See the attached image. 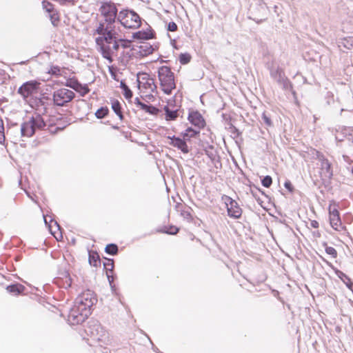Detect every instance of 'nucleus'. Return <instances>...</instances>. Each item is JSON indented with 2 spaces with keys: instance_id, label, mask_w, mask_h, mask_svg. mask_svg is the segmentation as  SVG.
<instances>
[{
  "instance_id": "obj_1",
  "label": "nucleus",
  "mask_w": 353,
  "mask_h": 353,
  "mask_svg": "<svg viewBox=\"0 0 353 353\" xmlns=\"http://www.w3.org/2000/svg\"><path fill=\"white\" fill-rule=\"evenodd\" d=\"M118 14L115 3L102 2L99 8V14L102 19L94 32V34L99 35L95 38L99 51L110 63L113 61L112 57L117 55L120 43L124 41L119 37L116 28Z\"/></svg>"
},
{
  "instance_id": "obj_2",
  "label": "nucleus",
  "mask_w": 353,
  "mask_h": 353,
  "mask_svg": "<svg viewBox=\"0 0 353 353\" xmlns=\"http://www.w3.org/2000/svg\"><path fill=\"white\" fill-rule=\"evenodd\" d=\"M47 126L44 118L38 114H35L32 117L21 124V137H32L36 132L45 130Z\"/></svg>"
},
{
  "instance_id": "obj_3",
  "label": "nucleus",
  "mask_w": 353,
  "mask_h": 353,
  "mask_svg": "<svg viewBox=\"0 0 353 353\" xmlns=\"http://www.w3.org/2000/svg\"><path fill=\"white\" fill-rule=\"evenodd\" d=\"M158 78L163 92L166 94H170L176 88L174 73L170 68L165 65L160 67L158 70Z\"/></svg>"
},
{
  "instance_id": "obj_4",
  "label": "nucleus",
  "mask_w": 353,
  "mask_h": 353,
  "mask_svg": "<svg viewBox=\"0 0 353 353\" xmlns=\"http://www.w3.org/2000/svg\"><path fill=\"white\" fill-rule=\"evenodd\" d=\"M117 21L124 28L137 29L141 26V21L139 15L132 10L123 9L119 12Z\"/></svg>"
},
{
  "instance_id": "obj_5",
  "label": "nucleus",
  "mask_w": 353,
  "mask_h": 353,
  "mask_svg": "<svg viewBox=\"0 0 353 353\" xmlns=\"http://www.w3.org/2000/svg\"><path fill=\"white\" fill-rule=\"evenodd\" d=\"M91 314V312L81 307L75 303L71 308L68 316V321L71 325H77L83 322Z\"/></svg>"
},
{
  "instance_id": "obj_6",
  "label": "nucleus",
  "mask_w": 353,
  "mask_h": 353,
  "mask_svg": "<svg viewBox=\"0 0 353 353\" xmlns=\"http://www.w3.org/2000/svg\"><path fill=\"white\" fill-rule=\"evenodd\" d=\"M137 81L139 89L143 93L152 94L157 88L154 79L148 73L139 74Z\"/></svg>"
},
{
  "instance_id": "obj_7",
  "label": "nucleus",
  "mask_w": 353,
  "mask_h": 353,
  "mask_svg": "<svg viewBox=\"0 0 353 353\" xmlns=\"http://www.w3.org/2000/svg\"><path fill=\"white\" fill-rule=\"evenodd\" d=\"M73 91L67 88H60L53 93V101L56 105L63 106L70 102L74 97Z\"/></svg>"
},
{
  "instance_id": "obj_8",
  "label": "nucleus",
  "mask_w": 353,
  "mask_h": 353,
  "mask_svg": "<svg viewBox=\"0 0 353 353\" xmlns=\"http://www.w3.org/2000/svg\"><path fill=\"white\" fill-rule=\"evenodd\" d=\"M97 300L94 296L93 292L87 290L77 297L75 303L83 309L91 312L92 307L97 303Z\"/></svg>"
},
{
  "instance_id": "obj_9",
  "label": "nucleus",
  "mask_w": 353,
  "mask_h": 353,
  "mask_svg": "<svg viewBox=\"0 0 353 353\" xmlns=\"http://www.w3.org/2000/svg\"><path fill=\"white\" fill-rule=\"evenodd\" d=\"M270 75L283 89H291V83L282 69L279 67H272L270 70Z\"/></svg>"
},
{
  "instance_id": "obj_10",
  "label": "nucleus",
  "mask_w": 353,
  "mask_h": 353,
  "mask_svg": "<svg viewBox=\"0 0 353 353\" xmlns=\"http://www.w3.org/2000/svg\"><path fill=\"white\" fill-rule=\"evenodd\" d=\"M313 154L316 155V158L321 162V175L322 178L330 179L332 176V170L331 165L328 160L319 151L314 150Z\"/></svg>"
},
{
  "instance_id": "obj_11",
  "label": "nucleus",
  "mask_w": 353,
  "mask_h": 353,
  "mask_svg": "<svg viewBox=\"0 0 353 353\" xmlns=\"http://www.w3.org/2000/svg\"><path fill=\"white\" fill-rule=\"evenodd\" d=\"M225 203L227 206L228 214L233 219H239L242 214V210L237 202L229 196H225Z\"/></svg>"
},
{
  "instance_id": "obj_12",
  "label": "nucleus",
  "mask_w": 353,
  "mask_h": 353,
  "mask_svg": "<svg viewBox=\"0 0 353 353\" xmlns=\"http://www.w3.org/2000/svg\"><path fill=\"white\" fill-rule=\"evenodd\" d=\"M330 223L333 229L336 231H341L343 227L339 216V212L334 205L329 206Z\"/></svg>"
},
{
  "instance_id": "obj_13",
  "label": "nucleus",
  "mask_w": 353,
  "mask_h": 353,
  "mask_svg": "<svg viewBox=\"0 0 353 353\" xmlns=\"http://www.w3.org/2000/svg\"><path fill=\"white\" fill-rule=\"evenodd\" d=\"M39 83L36 81L26 82L19 88V93L24 98H26L30 95L36 93L39 89Z\"/></svg>"
},
{
  "instance_id": "obj_14",
  "label": "nucleus",
  "mask_w": 353,
  "mask_h": 353,
  "mask_svg": "<svg viewBox=\"0 0 353 353\" xmlns=\"http://www.w3.org/2000/svg\"><path fill=\"white\" fill-rule=\"evenodd\" d=\"M65 85L79 92L81 96L85 95L89 92V89L86 85L81 84L77 79L74 77L68 78Z\"/></svg>"
},
{
  "instance_id": "obj_15",
  "label": "nucleus",
  "mask_w": 353,
  "mask_h": 353,
  "mask_svg": "<svg viewBox=\"0 0 353 353\" xmlns=\"http://www.w3.org/2000/svg\"><path fill=\"white\" fill-rule=\"evenodd\" d=\"M168 139H170V141L168 142L170 145L177 148L184 154L189 152V148L185 142L186 139H183V140L180 138L175 137L174 136L172 137H168Z\"/></svg>"
},
{
  "instance_id": "obj_16",
  "label": "nucleus",
  "mask_w": 353,
  "mask_h": 353,
  "mask_svg": "<svg viewBox=\"0 0 353 353\" xmlns=\"http://www.w3.org/2000/svg\"><path fill=\"white\" fill-rule=\"evenodd\" d=\"M188 120L196 128L200 130L205 125V121L198 112H192L189 114Z\"/></svg>"
},
{
  "instance_id": "obj_17",
  "label": "nucleus",
  "mask_w": 353,
  "mask_h": 353,
  "mask_svg": "<svg viewBox=\"0 0 353 353\" xmlns=\"http://www.w3.org/2000/svg\"><path fill=\"white\" fill-rule=\"evenodd\" d=\"M101 324L96 321H89L85 331L88 335L94 339L101 329Z\"/></svg>"
},
{
  "instance_id": "obj_18",
  "label": "nucleus",
  "mask_w": 353,
  "mask_h": 353,
  "mask_svg": "<svg viewBox=\"0 0 353 353\" xmlns=\"http://www.w3.org/2000/svg\"><path fill=\"white\" fill-rule=\"evenodd\" d=\"M137 105L146 112L150 113L152 115H156L159 112V109L153 105H148L147 104H145L139 101L138 98L136 99Z\"/></svg>"
},
{
  "instance_id": "obj_19",
  "label": "nucleus",
  "mask_w": 353,
  "mask_h": 353,
  "mask_svg": "<svg viewBox=\"0 0 353 353\" xmlns=\"http://www.w3.org/2000/svg\"><path fill=\"white\" fill-rule=\"evenodd\" d=\"M93 340L106 344L109 341L108 333L101 326V329L98 332L96 336L93 339Z\"/></svg>"
},
{
  "instance_id": "obj_20",
  "label": "nucleus",
  "mask_w": 353,
  "mask_h": 353,
  "mask_svg": "<svg viewBox=\"0 0 353 353\" xmlns=\"http://www.w3.org/2000/svg\"><path fill=\"white\" fill-rule=\"evenodd\" d=\"M198 128H188L184 132L182 133V136L184 139L189 140L190 138L194 137L196 134L199 133Z\"/></svg>"
},
{
  "instance_id": "obj_21",
  "label": "nucleus",
  "mask_w": 353,
  "mask_h": 353,
  "mask_svg": "<svg viewBox=\"0 0 353 353\" xmlns=\"http://www.w3.org/2000/svg\"><path fill=\"white\" fill-rule=\"evenodd\" d=\"M165 119L167 121L175 120L178 117L177 110H171L168 106H165Z\"/></svg>"
},
{
  "instance_id": "obj_22",
  "label": "nucleus",
  "mask_w": 353,
  "mask_h": 353,
  "mask_svg": "<svg viewBox=\"0 0 353 353\" xmlns=\"http://www.w3.org/2000/svg\"><path fill=\"white\" fill-rule=\"evenodd\" d=\"M24 286L20 284L10 285L7 287V290L11 293L19 294L24 290Z\"/></svg>"
},
{
  "instance_id": "obj_23",
  "label": "nucleus",
  "mask_w": 353,
  "mask_h": 353,
  "mask_svg": "<svg viewBox=\"0 0 353 353\" xmlns=\"http://www.w3.org/2000/svg\"><path fill=\"white\" fill-rule=\"evenodd\" d=\"M89 263L91 265L97 267L100 264V259L97 254L90 253L89 254Z\"/></svg>"
},
{
  "instance_id": "obj_24",
  "label": "nucleus",
  "mask_w": 353,
  "mask_h": 353,
  "mask_svg": "<svg viewBox=\"0 0 353 353\" xmlns=\"http://www.w3.org/2000/svg\"><path fill=\"white\" fill-rule=\"evenodd\" d=\"M120 87L123 90V94L126 99H128L132 97V91L124 82H121Z\"/></svg>"
},
{
  "instance_id": "obj_25",
  "label": "nucleus",
  "mask_w": 353,
  "mask_h": 353,
  "mask_svg": "<svg viewBox=\"0 0 353 353\" xmlns=\"http://www.w3.org/2000/svg\"><path fill=\"white\" fill-rule=\"evenodd\" d=\"M112 108L114 112L119 116L121 120L123 119V114L121 111V105L119 101H114L112 103Z\"/></svg>"
},
{
  "instance_id": "obj_26",
  "label": "nucleus",
  "mask_w": 353,
  "mask_h": 353,
  "mask_svg": "<svg viewBox=\"0 0 353 353\" xmlns=\"http://www.w3.org/2000/svg\"><path fill=\"white\" fill-rule=\"evenodd\" d=\"M336 274L346 284V285L350 288V285H352L350 279L345 273L341 271H337Z\"/></svg>"
},
{
  "instance_id": "obj_27",
  "label": "nucleus",
  "mask_w": 353,
  "mask_h": 353,
  "mask_svg": "<svg viewBox=\"0 0 353 353\" xmlns=\"http://www.w3.org/2000/svg\"><path fill=\"white\" fill-rule=\"evenodd\" d=\"M63 72H65V68H61L59 66H52L51 67L49 73L52 75L59 76V74H63Z\"/></svg>"
},
{
  "instance_id": "obj_28",
  "label": "nucleus",
  "mask_w": 353,
  "mask_h": 353,
  "mask_svg": "<svg viewBox=\"0 0 353 353\" xmlns=\"http://www.w3.org/2000/svg\"><path fill=\"white\" fill-rule=\"evenodd\" d=\"M105 252L111 255H114L118 252V247L115 244H109L105 247Z\"/></svg>"
},
{
  "instance_id": "obj_29",
  "label": "nucleus",
  "mask_w": 353,
  "mask_h": 353,
  "mask_svg": "<svg viewBox=\"0 0 353 353\" xmlns=\"http://www.w3.org/2000/svg\"><path fill=\"white\" fill-rule=\"evenodd\" d=\"M343 131V133L345 134L347 141L353 143V129L347 128H345Z\"/></svg>"
},
{
  "instance_id": "obj_30",
  "label": "nucleus",
  "mask_w": 353,
  "mask_h": 353,
  "mask_svg": "<svg viewBox=\"0 0 353 353\" xmlns=\"http://www.w3.org/2000/svg\"><path fill=\"white\" fill-rule=\"evenodd\" d=\"M108 113V109L107 108L102 107L97 110V111L95 113V115L98 119H102L105 117V116H106Z\"/></svg>"
},
{
  "instance_id": "obj_31",
  "label": "nucleus",
  "mask_w": 353,
  "mask_h": 353,
  "mask_svg": "<svg viewBox=\"0 0 353 353\" xmlns=\"http://www.w3.org/2000/svg\"><path fill=\"white\" fill-rule=\"evenodd\" d=\"M191 57L188 53L181 54L179 55V61L181 64H187L190 62Z\"/></svg>"
},
{
  "instance_id": "obj_32",
  "label": "nucleus",
  "mask_w": 353,
  "mask_h": 353,
  "mask_svg": "<svg viewBox=\"0 0 353 353\" xmlns=\"http://www.w3.org/2000/svg\"><path fill=\"white\" fill-rule=\"evenodd\" d=\"M42 5H43V8L48 12H49V13L53 12V11H54V6H53V5L51 3H50V2L47 1H43L42 2Z\"/></svg>"
},
{
  "instance_id": "obj_33",
  "label": "nucleus",
  "mask_w": 353,
  "mask_h": 353,
  "mask_svg": "<svg viewBox=\"0 0 353 353\" xmlns=\"http://www.w3.org/2000/svg\"><path fill=\"white\" fill-rule=\"evenodd\" d=\"M134 37L140 39H148L150 38L148 33L138 32L134 34Z\"/></svg>"
},
{
  "instance_id": "obj_34",
  "label": "nucleus",
  "mask_w": 353,
  "mask_h": 353,
  "mask_svg": "<svg viewBox=\"0 0 353 353\" xmlns=\"http://www.w3.org/2000/svg\"><path fill=\"white\" fill-rule=\"evenodd\" d=\"M272 183V180L270 176H265L262 180V185L265 188H269Z\"/></svg>"
},
{
  "instance_id": "obj_35",
  "label": "nucleus",
  "mask_w": 353,
  "mask_h": 353,
  "mask_svg": "<svg viewBox=\"0 0 353 353\" xmlns=\"http://www.w3.org/2000/svg\"><path fill=\"white\" fill-rule=\"evenodd\" d=\"M325 252L327 254L331 255L333 258H336L337 256L336 250L333 247L325 248Z\"/></svg>"
},
{
  "instance_id": "obj_36",
  "label": "nucleus",
  "mask_w": 353,
  "mask_h": 353,
  "mask_svg": "<svg viewBox=\"0 0 353 353\" xmlns=\"http://www.w3.org/2000/svg\"><path fill=\"white\" fill-rule=\"evenodd\" d=\"M50 223H51L48 225L49 229L50 230V232L52 233V234H53L57 239V236H56V235H55V232L52 231V227L54 225L56 228H57L58 230H59L60 229V226H59V225L58 224V223L57 221H53L52 219L50 220Z\"/></svg>"
},
{
  "instance_id": "obj_37",
  "label": "nucleus",
  "mask_w": 353,
  "mask_h": 353,
  "mask_svg": "<svg viewBox=\"0 0 353 353\" xmlns=\"http://www.w3.org/2000/svg\"><path fill=\"white\" fill-rule=\"evenodd\" d=\"M3 125L2 121L0 119V143H3L5 140V134L3 132Z\"/></svg>"
},
{
  "instance_id": "obj_38",
  "label": "nucleus",
  "mask_w": 353,
  "mask_h": 353,
  "mask_svg": "<svg viewBox=\"0 0 353 353\" xmlns=\"http://www.w3.org/2000/svg\"><path fill=\"white\" fill-rule=\"evenodd\" d=\"M344 46L349 49L353 48V37L345 39Z\"/></svg>"
},
{
  "instance_id": "obj_39",
  "label": "nucleus",
  "mask_w": 353,
  "mask_h": 353,
  "mask_svg": "<svg viewBox=\"0 0 353 353\" xmlns=\"http://www.w3.org/2000/svg\"><path fill=\"white\" fill-rule=\"evenodd\" d=\"M179 231V229L174 226H171L169 230H164L163 232L170 234H175Z\"/></svg>"
},
{
  "instance_id": "obj_40",
  "label": "nucleus",
  "mask_w": 353,
  "mask_h": 353,
  "mask_svg": "<svg viewBox=\"0 0 353 353\" xmlns=\"http://www.w3.org/2000/svg\"><path fill=\"white\" fill-rule=\"evenodd\" d=\"M168 30L170 32H174L177 30V25L173 21L170 22L168 25Z\"/></svg>"
},
{
  "instance_id": "obj_41",
  "label": "nucleus",
  "mask_w": 353,
  "mask_h": 353,
  "mask_svg": "<svg viewBox=\"0 0 353 353\" xmlns=\"http://www.w3.org/2000/svg\"><path fill=\"white\" fill-rule=\"evenodd\" d=\"M262 119L266 125H271V120L268 117H267V115L265 113L263 114Z\"/></svg>"
},
{
  "instance_id": "obj_42",
  "label": "nucleus",
  "mask_w": 353,
  "mask_h": 353,
  "mask_svg": "<svg viewBox=\"0 0 353 353\" xmlns=\"http://www.w3.org/2000/svg\"><path fill=\"white\" fill-rule=\"evenodd\" d=\"M259 6H260V11L264 12L266 10V5L263 0H258Z\"/></svg>"
},
{
  "instance_id": "obj_43",
  "label": "nucleus",
  "mask_w": 353,
  "mask_h": 353,
  "mask_svg": "<svg viewBox=\"0 0 353 353\" xmlns=\"http://www.w3.org/2000/svg\"><path fill=\"white\" fill-rule=\"evenodd\" d=\"M284 186L286 189H288L289 191L292 192L293 190L292 185L291 184V182L290 181H287L284 183Z\"/></svg>"
},
{
  "instance_id": "obj_44",
  "label": "nucleus",
  "mask_w": 353,
  "mask_h": 353,
  "mask_svg": "<svg viewBox=\"0 0 353 353\" xmlns=\"http://www.w3.org/2000/svg\"><path fill=\"white\" fill-rule=\"evenodd\" d=\"M50 17H51V21H52V24L54 26H55L56 25L55 22L59 21V18H58L57 15L54 13H52L51 14Z\"/></svg>"
},
{
  "instance_id": "obj_45",
  "label": "nucleus",
  "mask_w": 353,
  "mask_h": 353,
  "mask_svg": "<svg viewBox=\"0 0 353 353\" xmlns=\"http://www.w3.org/2000/svg\"><path fill=\"white\" fill-rule=\"evenodd\" d=\"M65 284L66 288L71 286L72 281H71L70 277H69V276L65 277Z\"/></svg>"
},
{
  "instance_id": "obj_46",
  "label": "nucleus",
  "mask_w": 353,
  "mask_h": 353,
  "mask_svg": "<svg viewBox=\"0 0 353 353\" xmlns=\"http://www.w3.org/2000/svg\"><path fill=\"white\" fill-rule=\"evenodd\" d=\"M104 265L107 269L112 270L114 266L113 261H110L108 264H105Z\"/></svg>"
},
{
  "instance_id": "obj_47",
  "label": "nucleus",
  "mask_w": 353,
  "mask_h": 353,
  "mask_svg": "<svg viewBox=\"0 0 353 353\" xmlns=\"http://www.w3.org/2000/svg\"><path fill=\"white\" fill-rule=\"evenodd\" d=\"M310 225L313 228H319V223L316 221H312L311 223H310Z\"/></svg>"
},
{
  "instance_id": "obj_48",
  "label": "nucleus",
  "mask_w": 353,
  "mask_h": 353,
  "mask_svg": "<svg viewBox=\"0 0 353 353\" xmlns=\"http://www.w3.org/2000/svg\"><path fill=\"white\" fill-rule=\"evenodd\" d=\"M181 215L183 216L185 218H190V214L188 212H181Z\"/></svg>"
},
{
  "instance_id": "obj_49",
  "label": "nucleus",
  "mask_w": 353,
  "mask_h": 353,
  "mask_svg": "<svg viewBox=\"0 0 353 353\" xmlns=\"http://www.w3.org/2000/svg\"><path fill=\"white\" fill-rule=\"evenodd\" d=\"M68 71L65 69V72H63V74H59L60 77H63L65 78L68 77Z\"/></svg>"
},
{
  "instance_id": "obj_50",
  "label": "nucleus",
  "mask_w": 353,
  "mask_h": 353,
  "mask_svg": "<svg viewBox=\"0 0 353 353\" xmlns=\"http://www.w3.org/2000/svg\"><path fill=\"white\" fill-rule=\"evenodd\" d=\"M343 159L345 161L349 162V157L347 155H343Z\"/></svg>"
},
{
  "instance_id": "obj_51",
  "label": "nucleus",
  "mask_w": 353,
  "mask_h": 353,
  "mask_svg": "<svg viewBox=\"0 0 353 353\" xmlns=\"http://www.w3.org/2000/svg\"><path fill=\"white\" fill-rule=\"evenodd\" d=\"M336 139L337 140L340 141H343V139L339 137V134H336Z\"/></svg>"
},
{
  "instance_id": "obj_52",
  "label": "nucleus",
  "mask_w": 353,
  "mask_h": 353,
  "mask_svg": "<svg viewBox=\"0 0 353 353\" xmlns=\"http://www.w3.org/2000/svg\"><path fill=\"white\" fill-rule=\"evenodd\" d=\"M108 281H109L110 283L111 284V283H112V281H113V278H112H112H110V276H108Z\"/></svg>"
},
{
  "instance_id": "obj_53",
  "label": "nucleus",
  "mask_w": 353,
  "mask_h": 353,
  "mask_svg": "<svg viewBox=\"0 0 353 353\" xmlns=\"http://www.w3.org/2000/svg\"><path fill=\"white\" fill-rule=\"evenodd\" d=\"M43 219H44V221H45L46 225H48V221H47V219H46V216H43Z\"/></svg>"
}]
</instances>
